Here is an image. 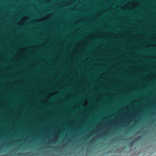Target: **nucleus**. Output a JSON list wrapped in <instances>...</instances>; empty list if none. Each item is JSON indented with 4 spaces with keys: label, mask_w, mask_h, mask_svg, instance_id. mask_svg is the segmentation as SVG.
<instances>
[{
    "label": "nucleus",
    "mask_w": 156,
    "mask_h": 156,
    "mask_svg": "<svg viewBox=\"0 0 156 156\" xmlns=\"http://www.w3.org/2000/svg\"><path fill=\"white\" fill-rule=\"evenodd\" d=\"M141 138V136H139L137 137L136 138L134 139L133 140L131 141L130 143V144L131 145H133L134 143V142L136 141V140H138L139 139H140Z\"/></svg>",
    "instance_id": "obj_1"
}]
</instances>
